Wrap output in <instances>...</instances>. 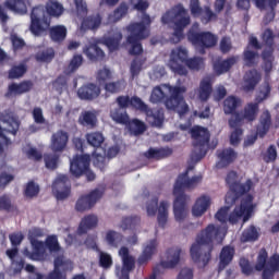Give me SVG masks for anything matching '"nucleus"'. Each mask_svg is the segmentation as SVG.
<instances>
[{
  "label": "nucleus",
  "instance_id": "41",
  "mask_svg": "<svg viewBox=\"0 0 279 279\" xmlns=\"http://www.w3.org/2000/svg\"><path fill=\"white\" fill-rule=\"evenodd\" d=\"M46 11L49 16L58 19L64 13V7L57 0H48L46 3Z\"/></svg>",
  "mask_w": 279,
  "mask_h": 279
},
{
  "label": "nucleus",
  "instance_id": "9",
  "mask_svg": "<svg viewBox=\"0 0 279 279\" xmlns=\"http://www.w3.org/2000/svg\"><path fill=\"white\" fill-rule=\"evenodd\" d=\"M151 25V17L146 13H142L141 22H133L126 26L128 37L126 43H134V40H145L149 38V26Z\"/></svg>",
  "mask_w": 279,
  "mask_h": 279
},
{
  "label": "nucleus",
  "instance_id": "38",
  "mask_svg": "<svg viewBox=\"0 0 279 279\" xmlns=\"http://www.w3.org/2000/svg\"><path fill=\"white\" fill-rule=\"evenodd\" d=\"M4 5L8 8V10H11V12H14L15 14H25L27 12V5H29V1L27 0H7L4 2Z\"/></svg>",
  "mask_w": 279,
  "mask_h": 279
},
{
  "label": "nucleus",
  "instance_id": "49",
  "mask_svg": "<svg viewBox=\"0 0 279 279\" xmlns=\"http://www.w3.org/2000/svg\"><path fill=\"white\" fill-rule=\"evenodd\" d=\"M269 95H271V86L268 82H265L258 89L255 101L256 104H262V101H265L266 99H269Z\"/></svg>",
  "mask_w": 279,
  "mask_h": 279
},
{
  "label": "nucleus",
  "instance_id": "51",
  "mask_svg": "<svg viewBox=\"0 0 279 279\" xmlns=\"http://www.w3.org/2000/svg\"><path fill=\"white\" fill-rule=\"evenodd\" d=\"M124 14H128V5L122 3L113 11V13L109 14L108 23H117L118 21H121Z\"/></svg>",
  "mask_w": 279,
  "mask_h": 279
},
{
  "label": "nucleus",
  "instance_id": "19",
  "mask_svg": "<svg viewBox=\"0 0 279 279\" xmlns=\"http://www.w3.org/2000/svg\"><path fill=\"white\" fill-rule=\"evenodd\" d=\"M173 215L175 221L182 223L186 217H189V207L186 206L191 202V196L182 194H173Z\"/></svg>",
  "mask_w": 279,
  "mask_h": 279
},
{
  "label": "nucleus",
  "instance_id": "3",
  "mask_svg": "<svg viewBox=\"0 0 279 279\" xmlns=\"http://www.w3.org/2000/svg\"><path fill=\"white\" fill-rule=\"evenodd\" d=\"M161 23L173 29L170 40L178 45L184 38V28L191 25V15H189V11H186L184 5L179 4L168 10L161 16Z\"/></svg>",
  "mask_w": 279,
  "mask_h": 279
},
{
  "label": "nucleus",
  "instance_id": "21",
  "mask_svg": "<svg viewBox=\"0 0 279 279\" xmlns=\"http://www.w3.org/2000/svg\"><path fill=\"white\" fill-rule=\"evenodd\" d=\"M86 141L88 145H90L92 147H96V151L93 154V158L94 165L99 167V165L104 162L105 157L101 153L97 151H99V147H101V144L104 143V141H106V138L104 137V134L101 132H92L86 134Z\"/></svg>",
  "mask_w": 279,
  "mask_h": 279
},
{
  "label": "nucleus",
  "instance_id": "1",
  "mask_svg": "<svg viewBox=\"0 0 279 279\" xmlns=\"http://www.w3.org/2000/svg\"><path fill=\"white\" fill-rule=\"evenodd\" d=\"M226 227L208 225L202 230L190 247L191 258L198 267H206L210 260L213 243H221L226 239Z\"/></svg>",
  "mask_w": 279,
  "mask_h": 279
},
{
  "label": "nucleus",
  "instance_id": "56",
  "mask_svg": "<svg viewBox=\"0 0 279 279\" xmlns=\"http://www.w3.org/2000/svg\"><path fill=\"white\" fill-rule=\"evenodd\" d=\"M274 48H269L268 50H265L263 52V59H264V71L266 73H269L271 69H274Z\"/></svg>",
  "mask_w": 279,
  "mask_h": 279
},
{
  "label": "nucleus",
  "instance_id": "60",
  "mask_svg": "<svg viewBox=\"0 0 279 279\" xmlns=\"http://www.w3.org/2000/svg\"><path fill=\"white\" fill-rule=\"evenodd\" d=\"M84 58L80 54H75L68 65L66 73H75V71L82 66Z\"/></svg>",
  "mask_w": 279,
  "mask_h": 279
},
{
  "label": "nucleus",
  "instance_id": "47",
  "mask_svg": "<svg viewBox=\"0 0 279 279\" xmlns=\"http://www.w3.org/2000/svg\"><path fill=\"white\" fill-rule=\"evenodd\" d=\"M82 125H88L89 128H95L97 124V111H84L80 118Z\"/></svg>",
  "mask_w": 279,
  "mask_h": 279
},
{
  "label": "nucleus",
  "instance_id": "27",
  "mask_svg": "<svg viewBox=\"0 0 279 279\" xmlns=\"http://www.w3.org/2000/svg\"><path fill=\"white\" fill-rule=\"evenodd\" d=\"M193 145L195 147H204V145H208V141H210V133L208 129L202 126H194L191 130Z\"/></svg>",
  "mask_w": 279,
  "mask_h": 279
},
{
  "label": "nucleus",
  "instance_id": "62",
  "mask_svg": "<svg viewBox=\"0 0 279 279\" xmlns=\"http://www.w3.org/2000/svg\"><path fill=\"white\" fill-rule=\"evenodd\" d=\"M44 162L47 169H57L58 162H60V159L57 155L46 154L44 155Z\"/></svg>",
  "mask_w": 279,
  "mask_h": 279
},
{
  "label": "nucleus",
  "instance_id": "63",
  "mask_svg": "<svg viewBox=\"0 0 279 279\" xmlns=\"http://www.w3.org/2000/svg\"><path fill=\"white\" fill-rule=\"evenodd\" d=\"M244 62L246 66H252V64H256V62H258V52L250 50L248 46L244 51Z\"/></svg>",
  "mask_w": 279,
  "mask_h": 279
},
{
  "label": "nucleus",
  "instance_id": "32",
  "mask_svg": "<svg viewBox=\"0 0 279 279\" xmlns=\"http://www.w3.org/2000/svg\"><path fill=\"white\" fill-rule=\"evenodd\" d=\"M211 199L208 195L198 197L192 207L193 217H202L210 208Z\"/></svg>",
  "mask_w": 279,
  "mask_h": 279
},
{
  "label": "nucleus",
  "instance_id": "4",
  "mask_svg": "<svg viewBox=\"0 0 279 279\" xmlns=\"http://www.w3.org/2000/svg\"><path fill=\"white\" fill-rule=\"evenodd\" d=\"M231 204H235V207L233 211L229 215V217L228 210H230V207L225 206L216 213L215 218L221 223H226V221H229V223H239L241 219L244 223L245 221H248L250 217H252V213H254L252 195L243 197L241 202H239V198H235V202Z\"/></svg>",
  "mask_w": 279,
  "mask_h": 279
},
{
  "label": "nucleus",
  "instance_id": "13",
  "mask_svg": "<svg viewBox=\"0 0 279 279\" xmlns=\"http://www.w3.org/2000/svg\"><path fill=\"white\" fill-rule=\"evenodd\" d=\"M193 171L192 168L187 169L184 173L180 174L174 183L173 195H186L184 189L193 190L202 184L204 179L201 174L189 177V172Z\"/></svg>",
  "mask_w": 279,
  "mask_h": 279
},
{
  "label": "nucleus",
  "instance_id": "33",
  "mask_svg": "<svg viewBox=\"0 0 279 279\" xmlns=\"http://www.w3.org/2000/svg\"><path fill=\"white\" fill-rule=\"evenodd\" d=\"M260 73L256 70H251L244 75V82L242 85L243 90L250 93L256 88V85L260 82Z\"/></svg>",
  "mask_w": 279,
  "mask_h": 279
},
{
  "label": "nucleus",
  "instance_id": "6",
  "mask_svg": "<svg viewBox=\"0 0 279 279\" xmlns=\"http://www.w3.org/2000/svg\"><path fill=\"white\" fill-rule=\"evenodd\" d=\"M227 184L230 186V192L226 196V204H232L238 202L235 195H243V193H250L254 189V182L252 179L240 178L236 172L231 171L227 175Z\"/></svg>",
  "mask_w": 279,
  "mask_h": 279
},
{
  "label": "nucleus",
  "instance_id": "48",
  "mask_svg": "<svg viewBox=\"0 0 279 279\" xmlns=\"http://www.w3.org/2000/svg\"><path fill=\"white\" fill-rule=\"evenodd\" d=\"M269 125H271V116H269V111H265L260 117L257 134L265 136V134H267V130H269Z\"/></svg>",
  "mask_w": 279,
  "mask_h": 279
},
{
  "label": "nucleus",
  "instance_id": "52",
  "mask_svg": "<svg viewBox=\"0 0 279 279\" xmlns=\"http://www.w3.org/2000/svg\"><path fill=\"white\" fill-rule=\"evenodd\" d=\"M106 93H110L114 95V93H121V90H125V81L120 80L117 82H110L105 85Z\"/></svg>",
  "mask_w": 279,
  "mask_h": 279
},
{
  "label": "nucleus",
  "instance_id": "8",
  "mask_svg": "<svg viewBox=\"0 0 279 279\" xmlns=\"http://www.w3.org/2000/svg\"><path fill=\"white\" fill-rule=\"evenodd\" d=\"M169 208H171V203L169 201H160L158 204V198L153 196L146 204V213L148 217H156L160 228H165L169 221Z\"/></svg>",
  "mask_w": 279,
  "mask_h": 279
},
{
  "label": "nucleus",
  "instance_id": "14",
  "mask_svg": "<svg viewBox=\"0 0 279 279\" xmlns=\"http://www.w3.org/2000/svg\"><path fill=\"white\" fill-rule=\"evenodd\" d=\"M89 166H90L89 155L75 156L70 163V171L72 175H74L75 178H80V175H83V173H85L87 180L92 182V180H95V173H93V171L88 169Z\"/></svg>",
  "mask_w": 279,
  "mask_h": 279
},
{
  "label": "nucleus",
  "instance_id": "20",
  "mask_svg": "<svg viewBox=\"0 0 279 279\" xmlns=\"http://www.w3.org/2000/svg\"><path fill=\"white\" fill-rule=\"evenodd\" d=\"M104 197V192L99 190H95L87 195L81 196L75 205L77 213H86V210H90Z\"/></svg>",
  "mask_w": 279,
  "mask_h": 279
},
{
  "label": "nucleus",
  "instance_id": "26",
  "mask_svg": "<svg viewBox=\"0 0 279 279\" xmlns=\"http://www.w3.org/2000/svg\"><path fill=\"white\" fill-rule=\"evenodd\" d=\"M184 256V251L180 247H172L166 252V259L161 262V266L166 269H173L180 264L182 257Z\"/></svg>",
  "mask_w": 279,
  "mask_h": 279
},
{
  "label": "nucleus",
  "instance_id": "5",
  "mask_svg": "<svg viewBox=\"0 0 279 279\" xmlns=\"http://www.w3.org/2000/svg\"><path fill=\"white\" fill-rule=\"evenodd\" d=\"M28 241L31 242L33 252H29L28 248L23 251L24 256L29 258V260H45L47 258V247L50 254H64V250L60 247L58 238L56 235H50L46 240V245L43 241L34 238L32 233L28 235Z\"/></svg>",
  "mask_w": 279,
  "mask_h": 279
},
{
  "label": "nucleus",
  "instance_id": "29",
  "mask_svg": "<svg viewBox=\"0 0 279 279\" xmlns=\"http://www.w3.org/2000/svg\"><path fill=\"white\" fill-rule=\"evenodd\" d=\"M236 160V153L232 148H226L218 150V161L216 162V169H226L232 161Z\"/></svg>",
  "mask_w": 279,
  "mask_h": 279
},
{
  "label": "nucleus",
  "instance_id": "58",
  "mask_svg": "<svg viewBox=\"0 0 279 279\" xmlns=\"http://www.w3.org/2000/svg\"><path fill=\"white\" fill-rule=\"evenodd\" d=\"M129 129L131 134L138 136V134H143V132H145V123L138 120H133L132 122H129Z\"/></svg>",
  "mask_w": 279,
  "mask_h": 279
},
{
  "label": "nucleus",
  "instance_id": "37",
  "mask_svg": "<svg viewBox=\"0 0 279 279\" xmlns=\"http://www.w3.org/2000/svg\"><path fill=\"white\" fill-rule=\"evenodd\" d=\"M121 40H123V34H121V31H114L109 35V37H104L101 43L102 45H106L110 51H117Z\"/></svg>",
  "mask_w": 279,
  "mask_h": 279
},
{
  "label": "nucleus",
  "instance_id": "25",
  "mask_svg": "<svg viewBox=\"0 0 279 279\" xmlns=\"http://www.w3.org/2000/svg\"><path fill=\"white\" fill-rule=\"evenodd\" d=\"M156 252H158V240L153 239L144 243L142 254L137 259L138 265H147L154 258Z\"/></svg>",
  "mask_w": 279,
  "mask_h": 279
},
{
  "label": "nucleus",
  "instance_id": "23",
  "mask_svg": "<svg viewBox=\"0 0 279 279\" xmlns=\"http://www.w3.org/2000/svg\"><path fill=\"white\" fill-rule=\"evenodd\" d=\"M190 10L192 16H202V23H210L214 19H217V14L210 10V7L199 5V0H190Z\"/></svg>",
  "mask_w": 279,
  "mask_h": 279
},
{
  "label": "nucleus",
  "instance_id": "50",
  "mask_svg": "<svg viewBox=\"0 0 279 279\" xmlns=\"http://www.w3.org/2000/svg\"><path fill=\"white\" fill-rule=\"evenodd\" d=\"M50 36L54 43H60V40H64V38H66V27L64 25L53 26L50 29Z\"/></svg>",
  "mask_w": 279,
  "mask_h": 279
},
{
  "label": "nucleus",
  "instance_id": "53",
  "mask_svg": "<svg viewBox=\"0 0 279 279\" xmlns=\"http://www.w3.org/2000/svg\"><path fill=\"white\" fill-rule=\"evenodd\" d=\"M185 64L192 71H202V69L206 66L204 58L202 57H194V58L187 59V61H185Z\"/></svg>",
  "mask_w": 279,
  "mask_h": 279
},
{
  "label": "nucleus",
  "instance_id": "40",
  "mask_svg": "<svg viewBox=\"0 0 279 279\" xmlns=\"http://www.w3.org/2000/svg\"><path fill=\"white\" fill-rule=\"evenodd\" d=\"M232 258H234V247L225 246L220 252L219 270L223 271V268L232 263Z\"/></svg>",
  "mask_w": 279,
  "mask_h": 279
},
{
  "label": "nucleus",
  "instance_id": "43",
  "mask_svg": "<svg viewBox=\"0 0 279 279\" xmlns=\"http://www.w3.org/2000/svg\"><path fill=\"white\" fill-rule=\"evenodd\" d=\"M84 53L89 60H104L106 58V53L99 48L98 44H90L89 47L84 49Z\"/></svg>",
  "mask_w": 279,
  "mask_h": 279
},
{
  "label": "nucleus",
  "instance_id": "10",
  "mask_svg": "<svg viewBox=\"0 0 279 279\" xmlns=\"http://www.w3.org/2000/svg\"><path fill=\"white\" fill-rule=\"evenodd\" d=\"M198 27V24H194L187 34V38L192 45H194L198 53H204V49H210V47L217 45V37L210 32L195 33Z\"/></svg>",
  "mask_w": 279,
  "mask_h": 279
},
{
  "label": "nucleus",
  "instance_id": "22",
  "mask_svg": "<svg viewBox=\"0 0 279 279\" xmlns=\"http://www.w3.org/2000/svg\"><path fill=\"white\" fill-rule=\"evenodd\" d=\"M52 193H54L57 199H66L69 193H71V182L64 174H59L52 183Z\"/></svg>",
  "mask_w": 279,
  "mask_h": 279
},
{
  "label": "nucleus",
  "instance_id": "34",
  "mask_svg": "<svg viewBox=\"0 0 279 279\" xmlns=\"http://www.w3.org/2000/svg\"><path fill=\"white\" fill-rule=\"evenodd\" d=\"M210 93H213V78H210V76H206L201 81L199 87L196 92L197 98L201 99V101H208Z\"/></svg>",
  "mask_w": 279,
  "mask_h": 279
},
{
  "label": "nucleus",
  "instance_id": "42",
  "mask_svg": "<svg viewBox=\"0 0 279 279\" xmlns=\"http://www.w3.org/2000/svg\"><path fill=\"white\" fill-rule=\"evenodd\" d=\"M101 25V16L94 15L83 20L80 32H88V29H97Z\"/></svg>",
  "mask_w": 279,
  "mask_h": 279
},
{
  "label": "nucleus",
  "instance_id": "54",
  "mask_svg": "<svg viewBox=\"0 0 279 279\" xmlns=\"http://www.w3.org/2000/svg\"><path fill=\"white\" fill-rule=\"evenodd\" d=\"M258 239V230L255 227H250L245 229L242 233L241 241L242 243H250Z\"/></svg>",
  "mask_w": 279,
  "mask_h": 279
},
{
  "label": "nucleus",
  "instance_id": "31",
  "mask_svg": "<svg viewBox=\"0 0 279 279\" xmlns=\"http://www.w3.org/2000/svg\"><path fill=\"white\" fill-rule=\"evenodd\" d=\"M97 226H99V217L90 214L82 218L77 232L78 234H86L88 230H95Z\"/></svg>",
  "mask_w": 279,
  "mask_h": 279
},
{
  "label": "nucleus",
  "instance_id": "61",
  "mask_svg": "<svg viewBox=\"0 0 279 279\" xmlns=\"http://www.w3.org/2000/svg\"><path fill=\"white\" fill-rule=\"evenodd\" d=\"M27 71V68L25 64H20L13 66L9 72L10 80H19V77H23L25 75V72Z\"/></svg>",
  "mask_w": 279,
  "mask_h": 279
},
{
  "label": "nucleus",
  "instance_id": "28",
  "mask_svg": "<svg viewBox=\"0 0 279 279\" xmlns=\"http://www.w3.org/2000/svg\"><path fill=\"white\" fill-rule=\"evenodd\" d=\"M69 143V134L63 131H58L50 138V149L52 151H64Z\"/></svg>",
  "mask_w": 279,
  "mask_h": 279
},
{
  "label": "nucleus",
  "instance_id": "46",
  "mask_svg": "<svg viewBox=\"0 0 279 279\" xmlns=\"http://www.w3.org/2000/svg\"><path fill=\"white\" fill-rule=\"evenodd\" d=\"M110 117L116 123H121L122 125H128V123H130V117L125 112V109H114L111 111Z\"/></svg>",
  "mask_w": 279,
  "mask_h": 279
},
{
  "label": "nucleus",
  "instance_id": "45",
  "mask_svg": "<svg viewBox=\"0 0 279 279\" xmlns=\"http://www.w3.org/2000/svg\"><path fill=\"white\" fill-rule=\"evenodd\" d=\"M105 241L110 247H119L121 241H123V235L114 230H108L105 234Z\"/></svg>",
  "mask_w": 279,
  "mask_h": 279
},
{
  "label": "nucleus",
  "instance_id": "2",
  "mask_svg": "<svg viewBox=\"0 0 279 279\" xmlns=\"http://www.w3.org/2000/svg\"><path fill=\"white\" fill-rule=\"evenodd\" d=\"M186 93V87L183 85H160L153 89L150 95L151 104H160L163 100L166 95H170V97L166 100V108L168 110H174L182 117V114H186L189 112V105L184 100V95Z\"/></svg>",
  "mask_w": 279,
  "mask_h": 279
},
{
  "label": "nucleus",
  "instance_id": "39",
  "mask_svg": "<svg viewBox=\"0 0 279 279\" xmlns=\"http://www.w3.org/2000/svg\"><path fill=\"white\" fill-rule=\"evenodd\" d=\"M64 254V253H63ZM60 254L54 258V271L66 274V271H73V262Z\"/></svg>",
  "mask_w": 279,
  "mask_h": 279
},
{
  "label": "nucleus",
  "instance_id": "15",
  "mask_svg": "<svg viewBox=\"0 0 279 279\" xmlns=\"http://www.w3.org/2000/svg\"><path fill=\"white\" fill-rule=\"evenodd\" d=\"M131 106L142 112H146V119L150 125H154L155 128H160L162 125V121H165V112H162V110L153 111L138 97L131 98Z\"/></svg>",
  "mask_w": 279,
  "mask_h": 279
},
{
  "label": "nucleus",
  "instance_id": "30",
  "mask_svg": "<svg viewBox=\"0 0 279 279\" xmlns=\"http://www.w3.org/2000/svg\"><path fill=\"white\" fill-rule=\"evenodd\" d=\"M77 95L80 99H97V97L101 95V89L99 88V86L90 83L78 88Z\"/></svg>",
  "mask_w": 279,
  "mask_h": 279
},
{
  "label": "nucleus",
  "instance_id": "11",
  "mask_svg": "<svg viewBox=\"0 0 279 279\" xmlns=\"http://www.w3.org/2000/svg\"><path fill=\"white\" fill-rule=\"evenodd\" d=\"M255 270L264 271V279L271 278L275 271H279V255H274L267 262V251H265V248H262L258 253L257 260L255 263Z\"/></svg>",
  "mask_w": 279,
  "mask_h": 279
},
{
  "label": "nucleus",
  "instance_id": "57",
  "mask_svg": "<svg viewBox=\"0 0 279 279\" xmlns=\"http://www.w3.org/2000/svg\"><path fill=\"white\" fill-rule=\"evenodd\" d=\"M141 223V218H123L119 223L120 230H130Z\"/></svg>",
  "mask_w": 279,
  "mask_h": 279
},
{
  "label": "nucleus",
  "instance_id": "7",
  "mask_svg": "<svg viewBox=\"0 0 279 279\" xmlns=\"http://www.w3.org/2000/svg\"><path fill=\"white\" fill-rule=\"evenodd\" d=\"M51 27V16L45 12V7L38 5L32 10L29 32L34 36H43Z\"/></svg>",
  "mask_w": 279,
  "mask_h": 279
},
{
  "label": "nucleus",
  "instance_id": "59",
  "mask_svg": "<svg viewBox=\"0 0 279 279\" xmlns=\"http://www.w3.org/2000/svg\"><path fill=\"white\" fill-rule=\"evenodd\" d=\"M146 158H165L167 156H169V150L165 149V148H150L148 151L145 153Z\"/></svg>",
  "mask_w": 279,
  "mask_h": 279
},
{
  "label": "nucleus",
  "instance_id": "18",
  "mask_svg": "<svg viewBox=\"0 0 279 279\" xmlns=\"http://www.w3.org/2000/svg\"><path fill=\"white\" fill-rule=\"evenodd\" d=\"M19 130V121L14 118H8L0 124V151H3L4 147H8L12 142L8 137V134H16Z\"/></svg>",
  "mask_w": 279,
  "mask_h": 279
},
{
  "label": "nucleus",
  "instance_id": "35",
  "mask_svg": "<svg viewBox=\"0 0 279 279\" xmlns=\"http://www.w3.org/2000/svg\"><path fill=\"white\" fill-rule=\"evenodd\" d=\"M32 88H34V84L32 82H22L19 84L12 83L11 85H9L7 97L29 93Z\"/></svg>",
  "mask_w": 279,
  "mask_h": 279
},
{
  "label": "nucleus",
  "instance_id": "16",
  "mask_svg": "<svg viewBox=\"0 0 279 279\" xmlns=\"http://www.w3.org/2000/svg\"><path fill=\"white\" fill-rule=\"evenodd\" d=\"M119 256L122 260V267L116 268V276H118L119 279H130V274L134 271L136 260L134 256L130 254V248L125 246L120 248Z\"/></svg>",
  "mask_w": 279,
  "mask_h": 279
},
{
  "label": "nucleus",
  "instance_id": "24",
  "mask_svg": "<svg viewBox=\"0 0 279 279\" xmlns=\"http://www.w3.org/2000/svg\"><path fill=\"white\" fill-rule=\"evenodd\" d=\"M258 10H264L266 13L264 17L265 25H269L274 21L276 13L274 10L279 3V0H253Z\"/></svg>",
  "mask_w": 279,
  "mask_h": 279
},
{
  "label": "nucleus",
  "instance_id": "36",
  "mask_svg": "<svg viewBox=\"0 0 279 279\" xmlns=\"http://www.w3.org/2000/svg\"><path fill=\"white\" fill-rule=\"evenodd\" d=\"M239 60V57H230L227 60L218 61L214 63V71L217 75H223V73H228Z\"/></svg>",
  "mask_w": 279,
  "mask_h": 279
},
{
  "label": "nucleus",
  "instance_id": "55",
  "mask_svg": "<svg viewBox=\"0 0 279 279\" xmlns=\"http://www.w3.org/2000/svg\"><path fill=\"white\" fill-rule=\"evenodd\" d=\"M23 154L29 158L31 160H40L43 158V154H40L36 147L32 146L31 144H26L22 148Z\"/></svg>",
  "mask_w": 279,
  "mask_h": 279
},
{
  "label": "nucleus",
  "instance_id": "44",
  "mask_svg": "<svg viewBox=\"0 0 279 279\" xmlns=\"http://www.w3.org/2000/svg\"><path fill=\"white\" fill-rule=\"evenodd\" d=\"M241 106V98L234 96H229L225 99L223 102V112L225 114H234V110Z\"/></svg>",
  "mask_w": 279,
  "mask_h": 279
},
{
  "label": "nucleus",
  "instance_id": "64",
  "mask_svg": "<svg viewBox=\"0 0 279 279\" xmlns=\"http://www.w3.org/2000/svg\"><path fill=\"white\" fill-rule=\"evenodd\" d=\"M54 52L52 48H48L36 54L37 62H51L53 60Z\"/></svg>",
  "mask_w": 279,
  "mask_h": 279
},
{
  "label": "nucleus",
  "instance_id": "17",
  "mask_svg": "<svg viewBox=\"0 0 279 279\" xmlns=\"http://www.w3.org/2000/svg\"><path fill=\"white\" fill-rule=\"evenodd\" d=\"M258 114V102H250L245 108L243 114L234 113L229 120L230 128H240L243 121H254Z\"/></svg>",
  "mask_w": 279,
  "mask_h": 279
},
{
  "label": "nucleus",
  "instance_id": "12",
  "mask_svg": "<svg viewBox=\"0 0 279 279\" xmlns=\"http://www.w3.org/2000/svg\"><path fill=\"white\" fill-rule=\"evenodd\" d=\"M189 60V50L184 47H177L171 50L168 66L177 75H187L189 70L184 66Z\"/></svg>",
  "mask_w": 279,
  "mask_h": 279
}]
</instances>
